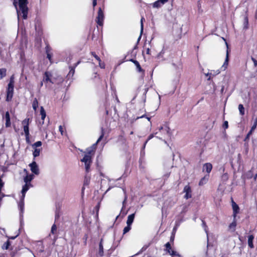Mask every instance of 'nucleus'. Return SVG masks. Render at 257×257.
Instances as JSON below:
<instances>
[{
    "label": "nucleus",
    "instance_id": "obj_51",
    "mask_svg": "<svg viewBox=\"0 0 257 257\" xmlns=\"http://www.w3.org/2000/svg\"><path fill=\"white\" fill-rule=\"evenodd\" d=\"M59 131L61 132V135L63 134V128L62 125H60L59 127Z\"/></svg>",
    "mask_w": 257,
    "mask_h": 257
},
{
    "label": "nucleus",
    "instance_id": "obj_60",
    "mask_svg": "<svg viewBox=\"0 0 257 257\" xmlns=\"http://www.w3.org/2000/svg\"><path fill=\"white\" fill-rule=\"evenodd\" d=\"M172 65L176 68H179V67L176 66L174 63H173Z\"/></svg>",
    "mask_w": 257,
    "mask_h": 257
},
{
    "label": "nucleus",
    "instance_id": "obj_6",
    "mask_svg": "<svg viewBox=\"0 0 257 257\" xmlns=\"http://www.w3.org/2000/svg\"><path fill=\"white\" fill-rule=\"evenodd\" d=\"M31 122V119L29 118H27L23 120L22 122L23 130L25 134H29V124Z\"/></svg>",
    "mask_w": 257,
    "mask_h": 257
},
{
    "label": "nucleus",
    "instance_id": "obj_44",
    "mask_svg": "<svg viewBox=\"0 0 257 257\" xmlns=\"http://www.w3.org/2000/svg\"><path fill=\"white\" fill-rule=\"evenodd\" d=\"M223 127L225 128V129H226L228 128V121H225L223 124Z\"/></svg>",
    "mask_w": 257,
    "mask_h": 257
},
{
    "label": "nucleus",
    "instance_id": "obj_20",
    "mask_svg": "<svg viewBox=\"0 0 257 257\" xmlns=\"http://www.w3.org/2000/svg\"><path fill=\"white\" fill-rule=\"evenodd\" d=\"M168 0H158L154 3L153 7L154 8H159L168 2Z\"/></svg>",
    "mask_w": 257,
    "mask_h": 257
},
{
    "label": "nucleus",
    "instance_id": "obj_41",
    "mask_svg": "<svg viewBox=\"0 0 257 257\" xmlns=\"http://www.w3.org/2000/svg\"><path fill=\"white\" fill-rule=\"evenodd\" d=\"M57 230V227L55 224H54L51 228V233L52 234H55Z\"/></svg>",
    "mask_w": 257,
    "mask_h": 257
},
{
    "label": "nucleus",
    "instance_id": "obj_27",
    "mask_svg": "<svg viewBox=\"0 0 257 257\" xmlns=\"http://www.w3.org/2000/svg\"><path fill=\"white\" fill-rule=\"evenodd\" d=\"M34 151L33 153V155L34 158H36L40 155V152L42 150V148L41 149H38V148H33Z\"/></svg>",
    "mask_w": 257,
    "mask_h": 257
},
{
    "label": "nucleus",
    "instance_id": "obj_16",
    "mask_svg": "<svg viewBox=\"0 0 257 257\" xmlns=\"http://www.w3.org/2000/svg\"><path fill=\"white\" fill-rule=\"evenodd\" d=\"M228 61H229V54H228V51L227 50L226 51V58L225 59V61L222 65L221 69L222 71H225L228 65Z\"/></svg>",
    "mask_w": 257,
    "mask_h": 257
},
{
    "label": "nucleus",
    "instance_id": "obj_43",
    "mask_svg": "<svg viewBox=\"0 0 257 257\" xmlns=\"http://www.w3.org/2000/svg\"><path fill=\"white\" fill-rule=\"evenodd\" d=\"M155 135H155V133H154V134H151V135L149 136L148 140L146 141V142H145V144H144V148L145 147V146H146V144L147 143L148 141L149 140H151V139H152V138L154 137V136H155Z\"/></svg>",
    "mask_w": 257,
    "mask_h": 257
},
{
    "label": "nucleus",
    "instance_id": "obj_55",
    "mask_svg": "<svg viewBox=\"0 0 257 257\" xmlns=\"http://www.w3.org/2000/svg\"><path fill=\"white\" fill-rule=\"evenodd\" d=\"M164 51H163V50H162L160 53L159 54V56H161V55H162L163 54H164Z\"/></svg>",
    "mask_w": 257,
    "mask_h": 257
},
{
    "label": "nucleus",
    "instance_id": "obj_5",
    "mask_svg": "<svg viewBox=\"0 0 257 257\" xmlns=\"http://www.w3.org/2000/svg\"><path fill=\"white\" fill-rule=\"evenodd\" d=\"M104 135V130L102 127L101 128V134L100 136L99 137L98 139L97 140V141L95 144H94L91 147L88 148L87 149V152L89 153V154H91L93 155L94 152L96 148L97 144L102 139Z\"/></svg>",
    "mask_w": 257,
    "mask_h": 257
},
{
    "label": "nucleus",
    "instance_id": "obj_21",
    "mask_svg": "<svg viewBox=\"0 0 257 257\" xmlns=\"http://www.w3.org/2000/svg\"><path fill=\"white\" fill-rule=\"evenodd\" d=\"M98 254L100 256H103L104 251H103V247L102 244V239H101L99 244V249L98 251Z\"/></svg>",
    "mask_w": 257,
    "mask_h": 257
},
{
    "label": "nucleus",
    "instance_id": "obj_61",
    "mask_svg": "<svg viewBox=\"0 0 257 257\" xmlns=\"http://www.w3.org/2000/svg\"><path fill=\"white\" fill-rule=\"evenodd\" d=\"M256 178H257V174H255V175L254 176V180H255L256 179Z\"/></svg>",
    "mask_w": 257,
    "mask_h": 257
},
{
    "label": "nucleus",
    "instance_id": "obj_35",
    "mask_svg": "<svg viewBox=\"0 0 257 257\" xmlns=\"http://www.w3.org/2000/svg\"><path fill=\"white\" fill-rule=\"evenodd\" d=\"M6 75V69L5 68L0 69V78H3Z\"/></svg>",
    "mask_w": 257,
    "mask_h": 257
},
{
    "label": "nucleus",
    "instance_id": "obj_49",
    "mask_svg": "<svg viewBox=\"0 0 257 257\" xmlns=\"http://www.w3.org/2000/svg\"><path fill=\"white\" fill-rule=\"evenodd\" d=\"M246 176H247V178H251L252 177V173H251V172L249 171V172H247V174H246Z\"/></svg>",
    "mask_w": 257,
    "mask_h": 257
},
{
    "label": "nucleus",
    "instance_id": "obj_53",
    "mask_svg": "<svg viewBox=\"0 0 257 257\" xmlns=\"http://www.w3.org/2000/svg\"><path fill=\"white\" fill-rule=\"evenodd\" d=\"M179 225V223H176V226L173 228V231L175 232L178 226Z\"/></svg>",
    "mask_w": 257,
    "mask_h": 257
},
{
    "label": "nucleus",
    "instance_id": "obj_62",
    "mask_svg": "<svg viewBox=\"0 0 257 257\" xmlns=\"http://www.w3.org/2000/svg\"><path fill=\"white\" fill-rule=\"evenodd\" d=\"M147 119H148V120H150V117H147Z\"/></svg>",
    "mask_w": 257,
    "mask_h": 257
},
{
    "label": "nucleus",
    "instance_id": "obj_56",
    "mask_svg": "<svg viewBox=\"0 0 257 257\" xmlns=\"http://www.w3.org/2000/svg\"><path fill=\"white\" fill-rule=\"evenodd\" d=\"M150 50L149 48H147L146 50V53L147 54H150Z\"/></svg>",
    "mask_w": 257,
    "mask_h": 257
},
{
    "label": "nucleus",
    "instance_id": "obj_32",
    "mask_svg": "<svg viewBox=\"0 0 257 257\" xmlns=\"http://www.w3.org/2000/svg\"><path fill=\"white\" fill-rule=\"evenodd\" d=\"M145 20L144 18L142 17L141 20V35L139 36L138 41H139L141 38L142 33L143 31V21Z\"/></svg>",
    "mask_w": 257,
    "mask_h": 257
},
{
    "label": "nucleus",
    "instance_id": "obj_17",
    "mask_svg": "<svg viewBox=\"0 0 257 257\" xmlns=\"http://www.w3.org/2000/svg\"><path fill=\"white\" fill-rule=\"evenodd\" d=\"M248 9H246L245 11V14L244 16L243 19V29L246 30L248 29V14H247Z\"/></svg>",
    "mask_w": 257,
    "mask_h": 257
},
{
    "label": "nucleus",
    "instance_id": "obj_23",
    "mask_svg": "<svg viewBox=\"0 0 257 257\" xmlns=\"http://www.w3.org/2000/svg\"><path fill=\"white\" fill-rule=\"evenodd\" d=\"M254 239V236L253 235H250L248 237L247 243L248 245L250 248H253L254 247V245L253 244V240Z\"/></svg>",
    "mask_w": 257,
    "mask_h": 257
},
{
    "label": "nucleus",
    "instance_id": "obj_47",
    "mask_svg": "<svg viewBox=\"0 0 257 257\" xmlns=\"http://www.w3.org/2000/svg\"><path fill=\"white\" fill-rule=\"evenodd\" d=\"M202 225L204 228V230L206 233H207V226L204 221H202Z\"/></svg>",
    "mask_w": 257,
    "mask_h": 257
},
{
    "label": "nucleus",
    "instance_id": "obj_22",
    "mask_svg": "<svg viewBox=\"0 0 257 257\" xmlns=\"http://www.w3.org/2000/svg\"><path fill=\"white\" fill-rule=\"evenodd\" d=\"M135 216V214L133 213L131 215H129L127 217V221H126V224L127 225H131L133 223L134 218Z\"/></svg>",
    "mask_w": 257,
    "mask_h": 257
},
{
    "label": "nucleus",
    "instance_id": "obj_34",
    "mask_svg": "<svg viewBox=\"0 0 257 257\" xmlns=\"http://www.w3.org/2000/svg\"><path fill=\"white\" fill-rule=\"evenodd\" d=\"M255 128H256L255 125V124H253L252 127H251V130H250V131L248 133V134L246 135V139L249 138V136L252 134V132L254 131V130Z\"/></svg>",
    "mask_w": 257,
    "mask_h": 257
},
{
    "label": "nucleus",
    "instance_id": "obj_18",
    "mask_svg": "<svg viewBox=\"0 0 257 257\" xmlns=\"http://www.w3.org/2000/svg\"><path fill=\"white\" fill-rule=\"evenodd\" d=\"M212 169V165L211 163H207L204 164L203 166V171L209 173Z\"/></svg>",
    "mask_w": 257,
    "mask_h": 257
},
{
    "label": "nucleus",
    "instance_id": "obj_10",
    "mask_svg": "<svg viewBox=\"0 0 257 257\" xmlns=\"http://www.w3.org/2000/svg\"><path fill=\"white\" fill-rule=\"evenodd\" d=\"M31 171L36 175H38L39 174V169L38 166L36 163V162L34 161L32 163L29 165Z\"/></svg>",
    "mask_w": 257,
    "mask_h": 257
},
{
    "label": "nucleus",
    "instance_id": "obj_64",
    "mask_svg": "<svg viewBox=\"0 0 257 257\" xmlns=\"http://www.w3.org/2000/svg\"><path fill=\"white\" fill-rule=\"evenodd\" d=\"M41 85L42 86L43 85V82H41Z\"/></svg>",
    "mask_w": 257,
    "mask_h": 257
},
{
    "label": "nucleus",
    "instance_id": "obj_1",
    "mask_svg": "<svg viewBox=\"0 0 257 257\" xmlns=\"http://www.w3.org/2000/svg\"><path fill=\"white\" fill-rule=\"evenodd\" d=\"M155 134L157 135V138L163 140L166 144L167 142L165 140L170 139L172 135V133L168 123L165 122L158 127V131L155 133Z\"/></svg>",
    "mask_w": 257,
    "mask_h": 257
},
{
    "label": "nucleus",
    "instance_id": "obj_57",
    "mask_svg": "<svg viewBox=\"0 0 257 257\" xmlns=\"http://www.w3.org/2000/svg\"><path fill=\"white\" fill-rule=\"evenodd\" d=\"M18 235H16L15 236H12V237H9V239H14L16 238V237Z\"/></svg>",
    "mask_w": 257,
    "mask_h": 257
},
{
    "label": "nucleus",
    "instance_id": "obj_58",
    "mask_svg": "<svg viewBox=\"0 0 257 257\" xmlns=\"http://www.w3.org/2000/svg\"><path fill=\"white\" fill-rule=\"evenodd\" d=\"M253 124H255V127H256V125H257V118L255 119L254 122V123Z\"/></svg>",
    "mask_w": 257,
    "mask_h": 257
},
{
    "label": "nucleus",
    "instance_id": "obj_30",
    "mask_svg": "<svg viewBox=\"0 0 257 257\" xmlns=\"http://www.w3.org/2000/svg\"><path fill=\"white\" fill-rule=\"evenodd\" d=\"M236 226V218L234 219V218H233V222L229 225V228L230 229H232V231H234L235 230V227Z\"/></svg>",
    "mask_w": 257,
    "mask_h": 257
},
{
    "label": "nucleus",
    "instance_id": "obj_48",
    "mask_svg": "<svg viewBox=\"0 0 257 257\" xmlns=\"http://www.w3.org/2000/svg\"><path fill=\"white\" fill-rule=\"evenodd\" d=\"M89 179H90L89 177V178H87L86 177H85V180H84V184L85 185H88V184Z\"/></svg>",
    "mask_w": 257,
    "mask_h": 257
},
{
    "label": "nucleus",
    "instance_id": "obj_26",
    "mask_svg": "<svg viewBox=\"0 0 257 257\" xmlns=\"http://www.w3.org/2000/svg\"><path fill=\"white\" fill-rule=\"evenodd\" d=\"M228 179V175L227 173H224L221 176V181L223 183H225Z\"/></svg>",
    "mask_w": 257,
    "mask_h": 257
},
{
    "label": "nucleus",
    "instance_id": "obj_36",
    "mask_svg": "<svg viewBox=\"0 0 257 257\" xmlns=\"http://www.w3.org/2000/svg\"><path fill=\"white\" fill-rule=\"evenodd\" d=\"M42 142L41 141H38L32 145L33 148H37L38 147H40L42 146Z\"/></svg>",
    "mask_w": 257,
    "mask_h": 257
},
{
    "label": "nucleus",
    "instance_id": "obj_13",
    "mask_svg": "<svg viewBox=\"0 0 257 257\" xmlns=\"http://www.w3.org/2000/svg\"><path fill=\"white\" fill-rule=\"evenodd\" d=\"M51 76L52 75L50 72L48 71L46 72L43 77V82L46 83H48L49 82L53 83V82L52 81L51 79Z\"/></svg>",
    "mask_w": 257,
    "mask_h": 257
},
{
    "label": "nucleus",
    "instance_id": "obj_28",
    "mask_svg": "<svg viewBox=\"0 0 257 257\" xmlns=\"http://www.w3.org/2000/svg\"><path fill=\"white\" fill-rule=\"evenodd\" d=\"M40 114L41 115V118L43 120L42 123H44V120L45 118L46 117V112L44 110V108H43V106L41 107Z\"/></svg>",
    "mask_w": 257,
    "mask_h": 257
},
{
    "label": "nucleus",
    "instance_id": "obj_40",
    "mask_svg": "<svg viewBox=\"0 0 257 257\" xmlns=\"http://www.w3.org/2000/svg\"><path fill=\"white\" fill-rule=\"evenodd\" d=\"M131 229V226L129 225H127L126 226H125L123 230V234H125L127 232H128Z\"/></svg>",
    "mask_w": 257,
    "mask_h": 257
},
{
    "label": "nucleus",
    "instance_id": "obj_2",
    "mask_svg": "<svg viewBox=\"0 0 257 257\" xmlns=\"http://www.w3.org/2000/svg\"><path fill=\"white\" fill-rule=\"evenodd\" d=\"M13 4L14 6L15 7L16 9H17V14H18V17L19 18V15L20 14V12H21L22 14H23V18L24 19H26L27 18V15H28V7H27V4L28 2L27 0H19V10H18L17 8V4H18V0H13Z\"/></svg>",
    "mask_w": 257,
    "mask_h": 257
},
{
    "label": "nucleus",
    "instance_id": "obj_42",
    "mask_svg": "<svg viewBox=\"0 0 257 257\" xmlns=\"http://www.w3.org/2000/svg\"><path fill=\"white\" fill-rule=\"evenodd\" d=\"M91 54L98 62H101L100 58L94 52H91Z\"/></svg>",
    "mask_w": 257,
    "mask_h": 257
},
{
    "label": "nucleus",
    "instance_id": "obj_14",
    "mask_svg": "<svg viewBox=\"0 0 257 257\" xmlns=\"http://www.w3.org/2000/svg\"><path fill=\"white\" fill-rule=\"evenodd\" d=\"M14 80L13 76H12L10 78V82L8 84L7 93H12L14 92Z\"/></svg>",
    "mask_w": 257,
    "mask_h": 257
},
{
    "label": "nucleus",
    "instance_id": "obj_59",
    "mask_svg": "<svg viewBox=\"0 0 257 257\" xmlns=\"http://www.w3.org/2000/svg\"><path fill=\"white\" fill-rule=\"evenodd\" d=\"M59 215L58 214L56 213V215H55V219H57L59 218Z\"/></svg>",
    "mask_w": 257,
    "mask_h": 257
},
{
    "label": "nucleus",
    "instance_id": "obj_39",
    "mask_svg": "<svg viewBox=\"0 0 257 257\" xmlns=\"http://www.w3.org/2000/svg\"><path fill=\"white\" fill-rule=\"evenodd\" d=\"M13 96V93H7V98L6 100L7 101H10L11 100Z\"/></svg>",
    "mask_w": 257,
    "mask_h": 257
},
{
    "label": "nucleus",
    "instance_id": "obj_3",
    "mask_svg": "<svg viewBox=\"0 0 257 257\" xmlns=\"http://www.w3.org/2000/svg\"><path fill=\"white\" fill-rule=\"evenodd\" d=\"M93 155L87 152L81 161L84 163L85 168L86 172H89L90 166L92 163V157Z\"/></svg>",
    "mask_w": 257,
    "mask_h": 257
},
{
    "label": "nucleus",
    "instance_id": "obj_15",
    "mask_svg": "<svg viewBox=\"0 0 257 257\" xmlns=\"http://www.w3.org/2000/svg\"><path fill=\"white\" fill-rule=\"evenodd\" d=\"M232 207L233 209V216L234 219H235L236 217V214L239 212V207L237 204L234 202L233 200L232 201Z\"/></svg>",
    "mask_w": 257,
    "mask_h": 257
},
{
    "label": "nucleus",
    "instance_id": "obj_31",
    "mask_svg": "<svg viewBox=\"0 0 257 257\" xmlns=\"http://www.w3.org/2000/svg\"><path fill=\"white\" fill-rule=\"evenodd\" d=\"M238 110L241 115H243L244 114V108L242 104H240L238 105Z\"/></svg>",
    "mask_w": 257,
    "mask_h": 257
},
{
    "label": "nucleus",
    "instance_id": "obj_24",
    "mask_svg": "<svg viewBox=\"0 0 257 257\" xmlns=\"http://www.w3.org/2000/svg\"><path fill=\"white\" fill-rule=\"evenodd\" d=\"M131 61L134 63V64L136 66L137 70L138 72H143V70L142 69L141 65H140V64L138 61L133 60V59H131Z\"/></svg>",
    "mask_w": 257,
    "mask_h": 257
},
{
    "label": "nucleus",
    "instance_id": "obj_25",
    "mask_svg": "<svg viewBox=\"0 0 257 257\" xmlns=\"http://www.w3.org/2000/svg\"><path fill=\"white\" fill-rule=\"evenodd\" d=\"M209 179V175H205L204 177H203L199 183V185L202 186L204 184H205L208 181Z\"/></svg>",
    "mask_w": 257,
    "mask_h": 257
},
{
    "label": "nucleus",
    "instance_id": "obj_29",
    "mask_svg": "<svg viewBox=\"0 0 257 257\" xmlns=\"http://www.w3.org/2000/svg\"><path fill=\"white\" fill-rule=\"evenodd\" d=\"M80 63V61L77 62L76 64H75V65L73 67H70V71L69 73V75H72V76L73 75L75 72V68Z\"/></svg>",
    "mask_w": 257,
    "mask_h": 257
},
{
    "label": "nucleus",
    "instance_id": "obj_46",
    "mask_svg": "<svg viewBox=\"0 0 257 257\" xmlns=\"http://www.w3.org/2000/svg\"><path fill=\"white\" fill-rule=\"evenodd\" d=\"M126 199H127V196L126 195H125V196H124V200L123 201V202H122V209L121 210L123 209V208L124 207V205H125V202L126 201Z\"/></svg>",
    "mask_w": 257,
    "mask_h": 257
},
{
    "label": "nucleus",
    "instance_id": "obj_9",
    "mask_svg": "<svg viewBox=\"0 0 257 257\" xmlns=\"http://www.w3.org/2000/svg\"><path fill=\"white\" fill-rule=\"evenodd\" d=\"M183 192L185 193V195L184 196V198L186 199H188L189 198H191L192 194H191V187L189 185H186L183 189Z\"/></svg>",
    "mask_w": 257,
    "mask_h": 257
},
{
    "label": "nucleus",
    "instance_id": "obj_38",
    "mask_svg": "<svg viewBox=\"0 0 257 257\" xmlns=\"http://www.w3.org/2000/svg\"><path fill=\"white\" fill-rule=\"evenodd\" d=\"M11 244V242L9 240H8L6 242H5L3 245V248L8 249L9 247V246Z\"/></svg>",
    "mask_w": 257,
    "mask_h": 257
},
{
    "label": "nucleus",
    "instance_id": "obj_4",
    "mask_svg": "<svg viewBox=\"0 0 257 257\" xmlns=\"http://www.w3.org/2000/svg\"><path fill=\"white\" fill-rule=\"evenodd\" d=\"M34 179V175L33 174L27 175L24 179L25 183V185L23 186L22 192L26 193L29 190L30 187H32V185L31 184V181Z\"/></svg>",
    "mask_w": 257,
    "mask_h": 257
},
{
    "label": "nucleus",
    "instance_id": "obj_37",
    "mask_svg": "<svg viewBox=\"0 0 257 257\" xmlns=\"http://www.w3.org/2000/svg\"><path fill=\"white\" fill-rule=\"evenodd\" d=\"M49 48L48 47L46 48L47 57L49 59L50 62H51L52 54L50 53Z\"/></svg>",
    "mask_w": 257,
    "mask_h": 257
},
{
    "label": "nucleus",
    "instance_id": "obj_33",
    "mask_svg": "<svg viewBox=\"0 0 257 257\" xmlns=\"http://www.w3.org/2000/svg\"><path fill=\"white\" fill-rule=\"evenodd\" d=\"M38 101L36 98H35L32 103V106L35 110H36L38 107Z\"/></svg>",
    "mask_w": 257,
    "mask_h": 257
},
{
    "label": "nucleus",
    "instance_id": "obj_7",
    "mask_svg": "<svg viewBox=\"0 0 257 257\" xmlns=\"http://www.w3.org/2000/svg\"><path fill=\"white\" fill-rule=\"evenodd\" d=\"M104 14L100 8H99L97 16L96 19V22L97 24L99 26H102L104 20Z\"/></svg>",
    "mask_w": 257,
    "mask_h": 257
},
{
    "label": "nucleus",
    "instance_id": "obj_8",
    "mask_svg": "<svg viewBox=\"0 0 257 257\" xmlns=\"http://www.w3.org/2000/svg\"><path fill=\"white\" fill-rule=\"evenodd\" d=\"M166 246V250L171 255H176L178 256H180V254L178 253L176 251L172 249L171 244L169 242H167L165 244Z\"/></svg>",
    "mask_w": 257,
    "mask_h": 257
},
{
    "label": "nucleus",
    "instance_id": "obj_19",
    "mask_svg": "<svg viewBox=\"0 0 257 257\" xmlns=\"http://www.w3.org/2000/svg\"><path fill=\"white\" fill-rule=\"evenodd\" d=\"M3 118L6 120V126L7 127H10L11 126V121H10V116L9 112L7 111L4 116H3Z\"/></svg>",
    "mask_w": 257,
    "mask_h": 257
},
{
    "label": "nucleus",
    "instance_id": "obj_11",
    "mask_svg": "<svg viewBox=\"0 0 257 257\" xmlns=\"http://www.w3.org/2000/svg\"><path fill=\"white\" fill-rule=\"evenodd\" d=\"M22 196L21 197V200L19 203L18 206L19 208L21 211V213L22 214L24 212V198L25 196L26 193H24L22 192Z\"/></svg>",
    "mask_w": 257,
    "mask_h": 257
},
{
    "label": "nucleus",
    "instance_id": "obj_52",
    "mask_svg": "<svg viewBox=\"0 0 257 257\" xmlns=\"http://www.w3.org/2000/svg\"><path fill=\"white\" fill-rule=\"evenodd\" d=\"M251 60H252L253 62V64H254V66H257V60H255L254 58H251Z\"/></svg>",
    "mask_w": 257,
    "mask_h": 257
},
{
    "label": "nucleus",
    "instance_id": "obj_45",
    "mask_svg": "<svg viewBox=\"0 0 257 257\" xmlns=\"http://www.w3.org/2000/svg\"><path fill=\"white\" fill-rule=\"evenodd\" d=\"M25 137H26V142L28 143H29L30 142V134H25Z\"/></svg>",
    "mask_w": 257,
    "mask_h": 257
},
{
    "label": "nucleus",
    "instance_id": "obj_50",
    "mask_svg": "<svg viewBox=\"0 0 257 257\" xmlns=\"http://www.w3.org/2000/svg\"><path fill=\"white\" fill-rule=\"evenodd\" d=\"M98 62H99V65L100 67L101 68H104V67H105L104 64L103 63H101V61Z\"/></svg>",
    "mask_w": 257,
    "mask_h": 257
},
{
    "label": "nucleus",
    "instance_id": "obj_12",
    "mask_svg": "<svg viewBox=\"0 0 257 257\" xmlns=\"http://www.w3.org/2000/svg\"><path fill=\"white\" fill-rule=\"evenodd\" d=\"M220 73V70H211L210 72H208L207 73H205V75L206 77H208L207 78L208 80H211L213 77L219 74Z\"/></svg>",
    "mask_w": 257,
    "mask_h": 257
},
{
    "label": "nucleus",
    "instance_id": "obj_63",
    "mask_svg": "<svg viewBox=\"0 0 257 257\" xmlns=\"http://www.w3.org/2000/svg\"><path fill=\"white\" fill-rule=\"evenodd\" d=\"M171 240H173V239H174V237H171Z\"/></svg>",
    "mask_w": 257,
    "mask_h": 257
},
{
    "label": "nucleus",
    "instance_id": "obj_54",
    "mask_svg": "<svg viewBox=\"0 0 257 257\" xmlns=\"http://www.w3.org/2000/svg\"><path fill=\"white\" fill-rule=\"evenodd\" d=\"M97 5L96 0L93 1V7H94Z\"/></svg>",
    "mask_w": 257,
    "mask_h": 257
}]
</instances>
